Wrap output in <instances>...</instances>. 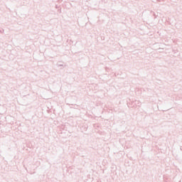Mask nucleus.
Listing matches in <instances>:
<instances>
[{
    "label": "nucleus",
    "instance_id": "1",
    "mask_svg": "<svg viewBox=\"0 0 182 182\" xmlns=\"http://www.w3.org/2000/svg\"><path fill=\"white\" fill-rule=\"evenodd\" d=\"M181 151H182V146L180 148Z\"/></svg>",
    "mask_w": 182,
    "mask_h": 182
},
{
    "label": "nucleus",
    "instance_id": "2",
    "mask_svg": "<svg viewBox=\"0 0 182 182\" xmlns=\"http://www.w3.org/2000/svg\"><path fill=\"white\" fill-rule=\"evenodd\" d=\"M60 66H63V65H60Z\"/></svg>",
    "mask_w": 182,
    "mask_h": 182
}]
</instances>
